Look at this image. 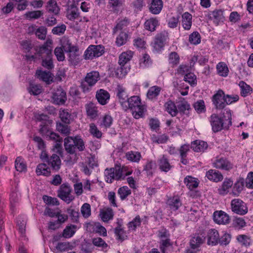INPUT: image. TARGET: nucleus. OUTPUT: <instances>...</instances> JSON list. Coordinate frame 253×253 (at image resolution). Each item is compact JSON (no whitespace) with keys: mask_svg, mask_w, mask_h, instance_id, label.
I'll use <instances>...</instances> for the list:
<instances>
[{"mask_svg":"<svg viewBox=\"0 0 253 253\" xmlns=\"http://www.w3.org/2000/svg\"><path fill=\"white\" fill-rule=\"evenodd\" d=\"M192 16L188 12H185L182 15L181 25L185 30H189L192 26Z\"/></svg>","mask_w":253,"mask_h":253,"instance_id":"25","label":"nucleus"},{"mask_svg":"<svg viewBox=\"0 0 253 253\" xmlns=\"http://www.w3.org/2000/svg\"><path fill=\"white\" fill-rule=\"evenodd\" d=\"M59 117L61 121L66 124L70 123L71 120V114L68 109H61L59 111Z\"/></svg>","mask_w":253,"mask_h":253,"instance_id":"41","label":"nucleus"},{"mask_svg":"<svg viewBox=\"0 0 253 253\" xmlns=\"http://www.w3.org/2000/svg\"><path fill=\"white\" fill-rule=\"evenodd\" d=\"M126 156L128 161L135 163H138L141 158L140 153L132 151L127 152Z\"/></svg>","mask_w":253,"mask_h":253,"instance_id":"42","label":"nucleus"},{"mask_svg":"<svg viewBox=\"0 0 253 253\" xmlns=\"http://www.w3.org/2000/svg\"><path fill=\"white\" fill-rule=\"evenodd\" d=\"M113 121V118L110 115L106 114L102 118L100 126L104 127L105 128H109L112 125Z\"/></svg>","mask_w":253,"mask_h":253,"instance_id":"59","label":"nucleus"},{"mask_svg":"<svg viewBox=\"0 0 253 253\" xmlns=\"http://www.w3.org/2000/svg\"><path fill=\"white\" fill-rule=\"evenodd\" d=\"M104 52L105 48L101 44L90 45L84 51V58L87 60L99 57L102 55Z\"/></svg>","mask_w":253,"mask_h":253,"instance_id":"5","label":"nucleus"},{"mask_svg":"<svg viewBox=\"0 0 253 253\" xmlns=\"http://www.w3.org/2000/svg\"><path fill=\"white\" fill-rule=\"evenodd\" d=\"M126 107H123L125 111L130 110L132 116L135 119L143 118L147 112L146 106L141 102L139 96L133 95L127 99Z\"/></svg>","mask_w":253,"mask_h":253,"instance_id":"1","label":"nucleus"},{"mask_svg":"<svg viewBox=\"0 0 253 253\" xmlns=\"http://www.w3.org/2000/svg\"><path fill=\"white\" fill-rule=\"evenodd\" d=\"M52 98L54 104L64 105L67 100L66 92L60 87L53 93Z\"/></svg>","mask_w":253,"mask_h":253,"instance_id":"13","label":"nucleus"},{"mask_svg":"<svg viewBox=\"0 0 253 253\" xmlns=\"http://www.w3.org/2000/svg\"><path fill=\"white\" fill-rule=\"evenodd\" d=\"M141 219L139 215H137L131 221L128 222L127 227L129 230L135 231L137 227L141 225Z\"/></svg>","mask_w":253,"mask_h":253,"instance_id":"52","label":"nucleus"},{"mask_svg":"<svg viewBox=\"0 0 253 253\" xmlns=\"http://www.w3.org/2000/svg\"><path fill=\"white\" fill-rule=\"evenodd\" d=\"M100 216L103 221L108 222L113 218L114 213L112 209L108 208L101 211L100 213Z\"/></svg>","mask_w":253,"mask_h":253,"instance_id":"43","label":"nucleus"},{"mask_svg":"<svg viewBox=\"0 0 253 253\" xmlns=\"http://www.w3.org/2000/svg\"><path fill=\"white\" fill-rule=\"evenodd\" d=\"M100 79L99 72L91 71L87 73L84 79V82L82 83L81 87L83 92H86L90 90V88L86 86V83L89 87L93 86Z\"/></svg>","mask_w":253,"mask_h":253,"instance_id":"8","label":"nucleus"},{"mask_svg":"<svg viewBox=\"0 0 253 253\" xmlns=\"http://www.w3.org/2000/svg\"><path fill=\"white\" fill-rule=\"evenodd\" d=\"M43 12L41 10L28 11L25 14L26 19L29 20L37 19L43 15Z\"/></svg>","mask_w":253,"mask_h":253,"instance_id":"55","label":"nucleus"},{"mask_svg":"<svg viewBox=\"0 0 253 253\" xmlns=\"http://www.w3.org/2000/svg\"><path fill=\"white\" fill-rule=\"evenodd\" d=\"M92 244L94 246L101 248L102 249L107 248L108 245L100 237L94 238L92 239Z\"/></svg>","mask_w":253,"mask_h":253,"instance_id":"63","label":"nucleus"},{"mask_svg":"<svg viewBox=\"0 0 253 253\" xmlns=\"http://www.w3.org/2000/svg\"><path fill=\"white\" fill-rule=\"evenodd\" d=\"M177 109L178 112H179L181 114H185L186 111L190 109V106L187 101L183 99L178 102Z\"/></svg>","mask_w":253,"mask_h":253,"instance_id":"53","label":"nucleus"},{"mask_svg":"<svg viewBox=\"0 0 253 253\" xmlns=\"http://www.w3.org/2000/svg\"><path fill=\"white\" fill-rule=\"evenodd\" d=\"M110 97L109 93L106 90L100 89L96 93V98L98 102L102 105H105L108 103Z\"/></svg>","mask_w":253,"mask_h":253,"instance_id":"17","label":"nucleus"},{"mask_svg":"<svg viewBox=\"0 0 253 253\" xmlns=\"http://www.w3.org/2000/svg\"><path fill=\"white\" fill-rule=\"evenodd\" d=\"M233 181L230 178H225L222 183V194H227L233 186Z\"/></svg>","mask_w":253,"mask_h":253,"instance_id":"62","label":"nucleus"},{"mask_svg":"<svg viewBox=\"0 0 253 253\" xmlns=\"http://www.w3.org/2000/svg\"><path fill=\"white\" fill-rule=\"evenodd\" d=\"M205 240V234L203 232L196 233L192 236L189 242L191 250H187L188 253H196L199 251L201 246Z\"/></svg>","mask_w":253,"mask_h":253,"instance_id":"4","label":"nucleus"},{"mask_svg":"<svg viewBox=\"0 0 253 253\" xmlns=\"http://www.w3.org/2000/svg\"><path fill=\"white\" fill-rule=\"evenodd\" d=\"M48 140H53L56 142L53 146V151L57 153L60 156L62 157L63 149L61 145L62 138L57 133L50 131L47 135Z\"/></svg>","mask_w":253,"mask_h":253,"instance_id":"11","label":"nucleus"},{"mask_svg":"<svg viewBox=\"0 0 253 253\" xmlns=\"http://www.w3.org/2000/svg\"><path fill=\"white\" fill-rule=\"evenodd\" d=\"M163 7L162 0H152L149 7L150 11L154 14H158Z\"/></svg>","mask_w":253,"mask_h":253,"instance_id":"26","label":"nucleus"},{"mask_svg":"<svg viewBox=\"0 0 253 253\" xmlns=\"http://www.w3.org/2000/svg\"><path fill=\"white\" fill-rule=\"evenodd\" d=\"M131 193V190L126 186L119 188L118 190V194L122 201L126 200L127 197L130 195Z\"/></svg>","mask_w":253,"mask_h":253,"instance_id":"46","label":"nucleus"},{"mask_svg":"<svg viewBox=\"0 0 253 253\" xmlns=\"http://www.w3.org/2000/svg\"><path fill=\"white\" fill-rule=\"evenodd\" d=\"M115 234L116 236V239L121 242L124 241L127 238L126 232L121 228V226H118L115 228Z\"/></svg>","mask_w":253,"mask_h":253,"instance_id":"44","label":"nucleus"},{"mask_svg":"<svg viewBox=\"0 0 253 253\" xmlns=\"http://www.w3.org/2000/svg\"><path fill=\"white\" fill-rule=\"evenodd\" d=\"M168 204L170 209L174 211L177 210L181 206V201L179 198L177 197H173L172 198L169 199L168 201Z\"/></svg>","mask_w":253,"mask_h":253,"instance_id":"39","label":"nucleus"},{"mask_svg":"<svg viewBox=\"0 0 253 253\" xmlns=\"http://www.w3.org/2000/svg\"><path fill=\"white\" fill-rule=\"evenodd\" d=\"M184 81L189 83L191 85L194 86L197 84L196 76L192 73L186 74L184 76Z\"/></svg>","mask_w":253,"mask_h":253,"instance_id":"64","label":"nucleus"},{"mask_svg":"<svg viewBox=\"0 0 253 253\" xmlns=\"http://www.w3.org/2000/svg\"><path fill=\"white\" fill-rule=\"evenodd\" d=\"M67 52L68 53L69 61L74 65H77L80 61V53L79 48L77 46L72 47Z\"/></svg>","mask_w":253,"mask_h":253,"instance_id":"18","label":"nucleus"},{"mask_svg":"<svg viewBox=\"0 0 253 253\" xmlns=\"http://www.w3.org/2000/svg\"><path fill=\"white\" fill-rule=\"evenodd\" d=\"M239 97L238 95H225L224 93L222 91V100H223L222 104L225 103L226 105H230L237 102L239 100Z\"/></svg>","mask_w":253,"mask_h":253,"instance_id":"45","label":"nucleus"},{"mask_svg":"<svg viewBox=\"0 0 253 253\" xmlns=\"http://www.w3.org/2000/svg\"><path fill=\"white\" fill-rule=\"evenodd\" d=\"M46 10L48 12L55 15L59 13L60 8L55 0H49L46 5Z\"/></svg>","mask_w":253,"mask_h":253,"instance_id":"29","label":"nucleus"},{"mask_svg":"<svg viewBox=\"0 0 253 253\" xmlns=\"http://www.w3.org/2000/svg\"><path fill=\"white\" fill-rule=\"evenodd\" d=\"M159 248L162 253H166L167 249L172 246L170 239H162L159 242Z\"/></svg>","mask_w":253,"mask_h":253,"instance_id":"50","label":"nucleus"},{"mask_svg":"<svg viewBox=\"0 0 253 253\" xmlns=\"http://www.w3.org/2000/svg\"><path fill=\"white\" fill-rule=\"evenodd\" d=\"M210 122L213 132H216L221 130V117L216 114H212L210 118Z\"/></svg>","mask_w":253,"mask_h":253,"instance_id":"16","label":"nucleus"},{"mask_svg":"<svg viewBox=\"0 0 253 253\" xmlns=\"http://www.w3.org/2000/svg\"><path fill=\"white\" fill-rule=\"evenodd\" d=\"M245 180L243 178H239L234 184L233 190L237 192L240 193L244 189Z\"/></svg>","mask_w":253,"mask_h":253,"instance_id":"61","label":"nucleus"},{"mask_svg":"<svg viewBox=\"0 0 253 253\" xmlns=\"http://www.w3.org/2000/svg\"><path fill=\"white\" fill-rule=\"evenodd\" d=\"M123 169L121 166L116 165L114 168H107L104 171L105 181L108 183H112L114 180L124 179Z\"/></svg>","mask_w":253,"mask_h":253,"instance_id":"3","label":"nucleus"},{"mask_svg":"<svg viewBox=\"0 0 253 253\" xmlns=\"http://www.w3.org/2000/svg\"><path fill=\"white\" fill-rule=\"evenodd\" d=\"M238 243L243 247L248 248L253 244V240L251 236L245 235L240 234L236 237Z\"/></svg>","mask_w":253,"mask_h":253,"instance_id":"23","label":"nucleus"},{"mask_svg":"<svg viewBox=\"0 0 253 253\" xmlns=\"http://www.w3.org/2000/svg\"><path fill=\"white\" fill-rule=\"evenodd\" d=\"M89 132L94 137L98 139L102 137V132L98 129L97 126L94 123H91L89 125Z\"/></svg>","mask_w":253,"mask_h":253,"instance_id":"51","label":"nucleus"},{"mask_svg":"<svg viewBox=\"0 0 253 253\" xmlns=\"http://www.w3.org/2000/svg\"><path fill=\"white\" fill-rule=\"evenodd\" d=\"M231 110L224 109L222 113V129H228L232 125Z\"/></svg>","mask_w":253,"mask_h":253,"instance_id":"22","label":"nucleus"},{"mask_svg":"<svg viewBox=\"0 0 253 253\" xmlns=\"http://www.w3.org/2000/svg\"><path fill=\"white\" fill-rule=\"evenodd\" d=\"M52 41L50 39L46 40L43 44L37 50V54L42 58L52 56Z\"/></svg>","mask_w":253,"mask_h":253,"instance_id":"12","label":"nucleus"},{"mask_svg":"<svg viewBox=\"0 0 253 253\" xmlns=\"http://www.w3.org/2000/svg\"><path fill=\"white\" fill-rule=\"evenodd\" d=\"M208 147L207 143L205 141L196 140L191 143V148L196 152H202L206 150Z\"/></svg>","mask_w":253,"mask_h":253,"instance_id":"24","label":"nucleus"},{"mask_svg":"<svg viewBox=\"0 0 253 253\" xmlns=\"http://www.w3.org/2000/svg\"><path fill=\"white\" fill-rule=\"evenodd\" d=\"M211 100L215 109H221V89H219L217 92L212 96Z\"/></svg>","mask_w":253,"mask_h":253,"instance_id":"40","label":"nucleus"},{"mask_svg":"<svg viewBox=\"0 0 253 253\" xmlns=\"http://www.w3.org/2000/svg\"><path fill=\"white\" fill-rule=\"evenodd\" d=\"M36 172L38 175L49 176L50 175V168L48 167L44 163L39 164L36 168Z\"/></svg>","mask_w":253,"mask_h":253,"instance_id":"27","label":"nucleus"},{"mask_svg":"<svg viewBox=\"0 0 253 253\" xmlns=\"http://www.w3.org/2000/svg\"><path fill=\"white\" fill-rule=\"evenodd\" d=\"M130 19L127 17L119 19L116 26L113 29V35L116 34L119 30L125 29L130 24Z\"/></svg>","mask_w":253,"mask_h":253,"instance_id":"21","label":"nucleus"},{"mask_svg":"<svg viewBox=\"0 0 253 253\" xmlns=\"http://www.w3.org/2000/svg\"><path fill=\"white\" fill-rule=\"evenodd\" d=\"M193 107L196 112L199 113H205L206 111L205 102L203 100H197L193 105Z\"/></svg>","mask_w":253,"mask_h":253,"instance_id":"54","label":"nucleus"},{"mask_svg":"<svg viewBox=\"0 0 253 253\" xmlns=\"http://www.w3.org/2000/svg\"><path fill=\"white\" fill-rule=\"evenodd\" d=\"M239 86L241 89V95L243 97H246L252 92V88L244 81H240Z\"/></svg>","mask_w":253,"mask_h":253,"instance_id":"38","label":"nucleus"},{"mask_svg":"<svg viewBox=\"0 0 253 253\" xmlns=\"http://www.w3.org/2000/svg\"><path fill=\"white\" fill-rule=\"evenodd\" d=\"M28 91L31 94L37 95L42 92V87L40 85L30 83Z\"/></svg>","mask_w":253,"mask_h":253,"instance_id":"58","label":"nucleus"},{"mask_svg":"<svg viewBox=\"0 0 253 253\" xmlns=\"http://www.w3.org/2000/svg\"><path fill=\"white\" fill-rule=\"evenodd\" d=\"M70 9H69L67 17L70 20H74L77 19L79 16V9L77 5H74L72 4H68Z\"/></svg>","mask_w":253,"mask_h":253,"instance_id":"35","label":"nucleus"},{"mask_svg":"<svg viewBox=\"0 0 253 253\" xmlns=\"http://www.w3.org/2000/svg\"><path fill=\"white\" fill-rule=\"evenodd\" d=\"M184 182L190 190L197 188L199 184L197 179L189 175L185 177Z\"/></svg>","mask_w":253,"mask_h":253,"instance_id":"37","label":"nucleus"},{"mask_svg":"<svg viewBox=\"0 0 253 253\" xmlns=\"http://www.w3.org/2000/svg\"><path fill=\"white\" fill-rule=\"evenodd\" d=\"M161 90V87L157 85L150 87L147 93V98L151 100L156 99L159 95Z\"/></svg>","mask_w":253,"mask_h":253,"instance_id":"32","label":"nucleus"},{"mask_svg":"<svg viewBox=\"0 0 253 253\" xmlns=\"http://www.w3.org/2000/svg\"><path fill=\"white\" fill-rule=\"evenodd\" d=\"M210 18L215 25H218L221 19V10L219 9L213 11Z\"/></svg>","mask_w":253,"mask_h":253,"instance_id":"57","label":"nucleus"},{"mask_svg":"<svg viewBox=\"0 0 253 253\" xmlns=\"http://www.w3.org/2000/svg\"><path fill=\"white\" fill-rule=\"evenodd\" d=\"M128 38V34L124 32H121L116 38V43L117 46H121L125 44Z\"/></svg>","mask_w":253,"mask_h":253,"instance_id":"49","label":"nucleus"},{"mask_svg":"<svg viewBox=\"0 0 253 253\" xmlns=\"http://www.w3.org/2000/svg\"><path fill=\"white\" fill-rule=\"evenodd\" d=\"M207 177L210 180L214 182H218L221 179V173L215 169H210L206 173Z\"/></svg>","mask_w":253,"mask_h":253,"instance_id":"33","label":"nucleus"},{"mask_svg":"<svg viewBox=\"0 0 253 253\" xmlns=\"http://www.w3.org/2000/svg\"><path fill=\"white\" fill-rule=\"evenodd\" d=\"M169 40V33L166 31L157 34L152 43L153 49L159 52L164 49L166 42Z\"/></svg>","mask_w":253,"mask_h":253,"instance_id":"7","label":"nucleus"},{"mask_svg":"<svg viewBox=\"0 0 253 253\" xmlns=\"http://www.w3.org/2000/svg\"><path fill=\"white\" fill-rule=\"evenodd\" d=\"M159 25V20L156 18H151L147 19L144 23V28L146 30L154 32Z\"/></svg>","mask_w":253,"mask_h":253,"instance_id":"31","label":"nucleus"},{"mask_svg":"<svg viewBox=\"0 0 253 253\" xmlns=\"http://www.w3.org/2000/svg\"><path fill=\"white\" fill-rule=\"evenodd\" d=\"M158 164L160 169L165 172L169 171L172 167L169 163L168 159L164 155L159 159Z\"/></svg>","mask_w":253,"mask_h":253,"instance_id":"34","label":"nucleus"},{"mask_svg":"<svg viewBox=\"0 0 253 253\" xmlns=\"http://www.w3.org/2000/svg\"><path fill=\"white\" fill-rule=\"evenodd\" d=\"M16 169L19 172L25 171L27 169L26 164L20 157H17L15 161Z\"/></svg>","mask_w":253,"mask_h":253,"instance_id":"56","label":"nucleus"},{"mask_svg":"<svg viewBox=\"0 0 253 253\" xmlns=\"http://www.w3.org/2000/svg\"><path fill=\"white\" fill-rule=\"evenodd\" d=\"M64 146L65 151L71 155L76 154V150L82 152L85 149L84 141L79 135L66 137L64 140Z\"/></svg>","mask_w":253,"mask_h":253,"instance_id":"2","label":"nucleus"},{"mask_svg":"<svg viewBox=\"0 0 253 253\" xmlns=\"http://www.w3.org/2000/svg\"><path fill=\"white\" fill-rule=\"evenodd\" d=\"M133 55V52L130 50L123 52L120 55L118 63L120 67L117 68V73H120V77L126 74V69H124L123 67L131 59Z\"/></svg>","mask_w":253,"mask_h":253,"instance_id":"6","label":"nucleus"},{"mask_svg":"<svg viewBox=\"0 0 253 253\" xmlns=\"http://www.w3.org/2000/svg\"><path fill=\"white\" fill-rule=\"evenodd\" d=\"M166 111L171 116H176L178 113V110L174 102L171 100H168L164 104Z\"/></svg>","mask_w":253,"mask_h":253,"instance_id":"30","label":"nucleus"},{"mask_svg":"<svg viewBox=\"0 0 253 253\" xmlns=\"http://www.w3.org/2000/svg\"><path fill=\"white\" fill-rule=\"evenodd\" d=\"M76 226L75 225L66 226L63 231V237L67 239L72 237L76 232Z\"/></svg>","mask_w":253,"mask_h":253,"instance_id":"47","label":"nucleus"},{"mask_svg":"<svg viewBox=\"0 0 253 253\" xmlns=\"http://www.w3.org/2000/svg\"><path fill=\"white\" fill-rule=\"evenodd\" d=\"M189 41L191 44H198L201 42V36L198 32H194L189 35Z\"/></svg>","mask_w":253,"mask_h":253,"instance_id":"60","label":"nucleus"},{"mask_svg":"<svg viewBox=\"0 0 253 253\" xmlns=\"http://www.w3.org/2000/svg\"><path fill=\"white\" fill-rule=\"evenodd\" d=\"M117 97L121 107L122 108L126 107V102L129 97H128L126 88L120 85H118L117 87Z\"/></svg>","mask_w":253,"mask_h":253,"instance_id":"15","label":"nucleus"},{"mask_svg":"<svg viewBox=\"0 0 253 253\" xmlns=\"http://www.w3.org/2000/svg\"><path fill=\"white\" fill-rule=\"evenodd\" d=\"M231 206L232 211L239 215H244L248 212L246 204L241 199H235L231 201Z\"/></svg>","mask_w":253,"mask_h":253,"instance_id":"10","label":"nucleus"},{"mask_svg":"<svg viewBox=\"0 0 253 253\" xmlns=\"http://www.w3.org/2000/svg\"><path fill=\"white\" fill-rule=\"evenodd\" d=\"M86 228L89 232L97 233L104 237L107 236L106 229L99 222H88L86 223Z\"/></svg>","mask_w":253,"mask_h":253,"instance_id":"14","label":"nucleus"},{"mask_svg":"<svg viewBox=\"0 0 253 253\" xmlns=\"http://www.w3.org/2000/svg\"><path fill=\"white\" fill-rule=\"evenodd\" d=\"M72 188L68 183H63L57 190V196L67 203H70L74 199L71 195Z\"/></svg>","mask_w":253,"mask_h":253,"instance_id":"9","label":"nucleus"},{"mask_svg":"<svg viewBox=\"0 0 253 253\" xmlns=\"http://www.w3.org/2000/svg\"><path fill=\"white\" fill-rule=\"evenodd\" d=\"M168 139V136L165 134L159 135L153 134L151 136V140L153 142V143H155L157 144L165 143L167 142Z\"/></svg>","mask_w":253,"mask_h":253,"instance_id":"48","label":"nucleus"},{"mask_svg":"<svg viewBox=\"0 0 253 253\" xmlns=\"http://www.w3.org/2000/svg\"><path fill=\"white\" fill-rule=\"evenodd\" d=\"M86 112L87 117L90 119H94L98 116L97 108L92 103H89L85 105Z\"/></svg>","mask_w":253,"mask_h":253,"instance_id":"28","label":"nucleus"},{"mask_svg":"<svg viewBox=\"0 0 253 253\" xmlns=\"http://www.w3.org/2000/svg\"><path fill=\"white\" fill-rule=\"evenodd\" d=\"M56 154H53L47 161V163L55 171H58L61 167V161L59 156Z\"/></svg>","mask_w":253,"mask_h":253,"instance_id":"19","label":"nucleus"},{"mask_svg":"<svg viewBox=\"0 0 253 253\" xmlns=\"http://www.w3.org/2000/svg\"><path fill=\"white\" fill-rule=\"evenodd\" d=\"M36 75L40 80L48 84L52 81L51 74L50 72L38 70L36 72Z\"/></svg>","mask_w":253,"mask_h":253,"instance_id":"36","label":"nucleus"},{"mask_svg":"<svg viewBox=\"0 0 253 253\" xmlns=\"http://www.w3.org/2000/svg\"><path fill=\"white\" fill-rule=\"evenodd\" d=\"M208 244L214 246L216 245L219 241V234L215 229H211L209 230L207 235Z\"/></svg>","mask_w":253,"mask_h":253,"instance_id":"20","label":"nucleus"}]
</instances>
